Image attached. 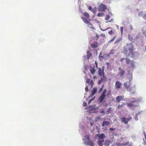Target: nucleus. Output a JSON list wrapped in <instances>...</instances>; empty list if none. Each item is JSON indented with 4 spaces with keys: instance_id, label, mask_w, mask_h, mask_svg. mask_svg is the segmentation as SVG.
<instances>
[{
    "instance_id": "5",
    "label": "nucleus",
    "mask_w": 146,
    "mask_h": 146,
    "mask_svg": "<svg viewBox=\"0 0 146 146\" xmlns=\"http://www.w3.org/2000/svg\"><path fill=\"white\" fill-rule=\"evenodd\" d=\"M106 9V6L105 5L101 4L99 7L98 10L99 11H104Z\"/></svg>"
},
{
    "instance_id": "13",
    "label": "nucleus",
    "mask_w": 146,
    "mask_h": 146,
    "mask_svg": "<svg viewBox=\"0 0 146 146\" xmlns=\"http://www.w3.org/2000/svg\"><path fill=\"white\" fill-rule=\"evenodd\" d=\"M97 88H94L92 91V94L89 96V98L92 97L97 92Z\"/></svg>"
},
{
    "instance_id": "1",
    "label": "nucleus",
    "mask_w": 146,
    "mask_h": 146,
    "mask_svg": "<svg viewBox=\"0 0 146 146\" xmlns=\"http://www.w3.org/2000/svg\"><path fill=\"white\" fill-rule=\"evenodd\" d=\"M132 78L129 79V81L128 82H126L124 83V86L126 89L127 91L131 93V94H134L135 92V87L132 86L131 87V82L132 80Z\"/></svg>"
},
{
    "instance_id": "60",
    "label": "nucleus",
    "mask_w": 146,
    "mask_h": 146,
    "mask_svg": "<svg viewBox=\"0 0 146 146\" xmlns=\"http://www.w3.org/2000/svg\"><path fill=\"white\" fill-rule=\"evenodd\" d=\"M130 29H131V30L132 29V27H131V28H130Z\"/></svg>"
},
{
    "instance_id": "10",
    "label": "nucleus",
    "mask_w": 146,
    "mask_h": 146,
    "mask_svg": "<svg viewBox=\"0 0 146 146\" xmlns=\"http://www.w3.org/2000/svg\"><path fill=\"white\" fill-rule=\"evenodd\" d=\"M124 96H118L116 97V101L117 102L119 103L120 102L123 100Z\"/></svg>"
},
{
    "instance_id": "35",
    "label": "nucleus",
    "mask_w": 146,
    "mask_h": 146,
    "mask_svg": "<svg viewBox=\"0 0 146 146\" xmlns=\"http://www.w3.org/2000/svg\"><path fill=\"white\" fill-rule=\"evenodd\" d=\"M86 24L91 26H92L93 25L91 23L90 21H89L87 22Z\"/></svg>"
},
{
    "instance_id": "58",
    "label": "nucleus",
    "mask_w": 146,
    "mask_h": 146,
    "mask_svg": "<svg viewBox=\"0 0 146 146\" xmlns=\"http://www.w3.org/2000/svg\"><path fill=\"white\" fill-rule=\"evenodd\" d=\"M104 85H103L102 86L101 88H102L103 89V88H104Z\"/></svg>"
},
{
    "instance_id": "29",
    "label": "nucleus",
    "mask_w": 146,
    "mask_h": 146,
    "mask_svg": "<svg viewBox=\"0 0 146 146\" xmlns=\"http://www.w3.org/2000/svg\"><path fill=\"white\" fill-rule=\"evenodd\" d=\"M104 15V13H99L98 14V17H102Z\"/></svg>"
},
{
    "instance_id": "25",
    "label": "nucleus",
    "mask_w": 146,
    "mask_h": 146,
    "mask_svg": "<svg viewBox=\"0 0 146 146\" xmlns=\"http://www.w3.org/2000/svg\"><path fill=\"white\" fill-rule=\"evenodd\" d=\"M112 111L111 108L110 107L109 108L107 111L106 112V113L107 114H109L110 112Z\"/></svg>"
},
{
    "instance_id": "18",
    "label": "nucleus",
    "mask_w": 146,
    "mask_h": 146,
    "mask_svg": "<svg viewBox=\"0 0 146 146\" xmlns=\"http://www.w3.org/2000/svg\"><path fill=\"white\" fill-rule=\"evenodd\" d=\"M104 142V139L99 140L98 141V143L99 146H102Z\"/></svg>"
},
{
    "instance_id": "39",
    "label": "nucleus",
    "mask_w": 146,
    "mask_h": 146,
    "mask_svg": "<svg viewBox=\"0 0 146 146\" xmlns=\"http://www.w3.org/2000/svg\"><path fill=\"white\" fill-rule=\"evenodd\" d=\"M115 145L117 146H121V143H115Z\"/></svg>"
},
{
    "instance_id": "33",
    "label": "nucleus",
    "mask_w": 146,
    "mask_h": 146,
    "mask_svg": "<svg viewBox=\"0 0 146 146\" xmlns=\"http://www.w3.org/2000/svg\"><path fill=\"white\" fill-rule=\"evenodd\" d=\"M128 38L130 41H132L133 39V37H131L130 35H128Z\"/></svg>"
},
{
    "instance_id": "15",
    "label": "nucleus",
    "mask_w": 146,
    "mask_h": 146,
    "mask_svg": "<svg viewBox=\"0 0 146 146\" xmlns=\"http://www.w3.org/2000/svg\"><path fill=\"white\" fill-rule=\"evenodd\" d=\"M90 45L91 47L93 48H97L98 46L97 42H95L94 43L91 44Z\"/></svg>"
},
{
    "instance_id": "57",
    "label": "nucleus",
    "mask_w": 146,
    "mask_h": 146,
    "mask_svg": "<svg viewBox=\"0 0 146 146\" xmlns=\"http://www.w3.org/2000/svg\"><path fill=\"white\" fill-rule=\"evenodd\" d=\"M109 64H109V63L108 62H107L106 63V64L107 65V66H109Z\"/></svg>"
},
{
    "instance_id": "26",
    "label": "nucleus",
    "mask_w": 146,
    "mask_h": 146,
    "mask_svg": "<svg viewBox=\"0 0 146 146\" xmlns=\"http://www.w3.org/2000/svg\"><path fill=\"white\" fill-rule=\"evenodd\" d=\"M110 18V16L109 15H107L106 17L105 18L106 20L108 21V20Z\"/></svg>"
},
{
    "instance_id": "62",
    "label": "nucleus",
    "mask_w": 146,
    "mask_h": 146,
    "mask_svg": "<svg viewBox=\"0 0 146 146\" xmlns=\"http://www.w3.org/2000/svg\"><path fill=\"white\" fill-rule=\"evenodd\" d=\"M145 50H146V48H145Z\"/></svg>"
},
{
    "instance_id": "22",
    "label": "nucleus",
    "mask_w": 146,
    "mask_h": 146,
    "mask_svg": "<svg viewBox=\"0 0 146 146\" xmlns=\"http://www.w3.org/2000/svg\"><path fill=\"white\" fill-rule=\"evenodd\" d=\"M130 64L131 65V66L133 68H134L135 67V65H134V62L133 60H131V62Z\"/></svg>"
},
{
    "instance_id": "49",
    "label": "nucleus",
    "mask_w": 146,
    "mask_h": 146,
    "mask_svg": "<svg viewBox=\"0 0 146 146\" xmlns=\"http://www.w3.org/2000/svg\"><path fill=\"white\" fill-rule=\"evenodd\" d=\"M103 89L102 88H100L98 91V93H100V92L102 91Z\"/></svg>"
},
{
    "instance_id": "36",
    "label": "nucleus",
    "mask_w": 146,
    "mask_h": 146,
    "mask_svg": "<svg viewBox=\"0 0 146 146\" xmlns=\"http://www.w3.org/2000/svg\"><path fill=\"white\" fill-rule=\"evenodd\" d=\"M86 137H87V139L88 140V142L90 141H91L90 140L89 135H87L86 136Z\"/></svg>"
},
{
    "instance_id": "45",
    "label": "nucleus",
    "mask_w": 146,
    "mask_h": 146,
    "mask_svg": "<svg viewBox=\"0 0 146 146\" xmlns=\"http://www.w3.org/2000/svg\"><path fill=\"white\" fill-rule=\"evenodd\" d=\"M110 130L111 131H113L115 130V129L114 128L111 127L110 129Z\"/></svg>"
},
{
    "instance_id": "12",
    "label": "nucleus",
    "mask_w": 146,
    "mask_h": 146,
    "mask_svg": "<svg viewBox=\"0 0 146 146\" xmlns=\"http://www.w3.org/2000/svg\"><path fill=\"white\" fill-rule=\"evenodd\" d=\"M84 143L86 145H88L90 146H94V142L92 140L88 142H87L85 141Z\"/></svg>"
},
{
    "instance_id": "23",
    "label": "nucleus",
    "mask_w": 146,
    "mask_h": 146,
    "mask_svg": "<svg viewBox=\"0 0 146 146\" xmlns=\"http://www.w3.org/2000/svg\"><path fill=\"white\" fill-rule=\"evenodd\" d=\"M126 104L125 103H123L121 105H119L117 108V109H120L122 107H123V106L125 105Z\"/></svg>"
},
{
    "instance_id": "21",
    "label": "nucleus",
    "mask_w": 146,
    "mask_h": 146,
    "mask_svg": "<svg viewBox=\"0 0 146 146\" xmlns=\"http://www.w3.org/2000/svg\"><path fill=\"white\" fill-rule=\"evenodd\" d=\"M125 63L127 64H128L130 63L131 60L128 58H125Z\"/></svg>"
},
{
    "instance_id": "51",
    "label": "nucleus",
    "mask_w": 146,
    "mask_h": 146,
    "mask_svg": "<svg viewBox=\"0 0 146 146\" xmlns=\"http://www.w3.org/2000/svg\"><path fill=\"white\" fill-rule=\"evenodd\" d=\"M95 97H93L92 98H91L90 100H91V101H93L95 99Z\"/></svg>"
},
{
    "instance_id": "46",
    "label": "nucleus",
    "mask_w": 146,
    "mask_h": 146,
    "mask_svg": "<svg viewBox=\"0 0 146 146\" xmlns=\"http://www.w3.org/2000/svg\"><path fill=\"white\" fill-rule=\"evenodd\" d=\"M125 58H121L120 59V61L121 62H122L123 61V60H125Z\"/></svg>"
},
{
    "instance_id": "3",
    "label": "nucleus",
    "mask_w": 146,
    "mask_h": 146,
    "mask_svg": "<svg viewBox=\"0 0 146 146\" xmlns=\"http://www.w3.org/2000/svg\"><path fill=\"white\" fill-rule=\"evenodd\" d=\"M126 46L129 51V55H131V57L134 56V53L133 52L134 50V46L131 43H127Z\"/></svg>"
},
{
    "instance_id": "9",
    "label": "nucleus",
    "mask_w": 146,
    "mask_h": 146,
    "mask_svg": "<svg viewBox=\"0 0 146 146\" xmlns=\"http://www.w3.org/2000/svg\"><path fill=\"white\" fill-rule=\"evenodd\" d=\"M119 74L121 77H122L125 73V71L121 67L119 68Z\"/></svg>"
},
{
    "instance_id": "40",
    "label": "nucleus",
    "mask_w": 146,
    "mask_h": 146,
    "mask_svg": "<svg viewBox=\"0 0 146 146\" xmlns=\"http://www.w3.org/2000/svg\"><path fill=\"white\" fill-rule=\"evenodd\" d=\"M115 37H116L115 36H114L113 38H112L111 40H110V41H109V42H112V41H113L114 40V39L115 38Z\"/></svg>"
},
{
    "instance_id": "50",
    "label": "nucleus",
    "mask_w": 146,
    "mask_h": 146,
    "mask_svg": "<svg viewBox=\"0 0 146 146\" xmlns=\"http://www.w3.org/2000/svg\"><path fill=\"white\" fill-rule=\"evenodd\" d=\"M104 69H105V66H103L102 67V71L103 72H104Z\"/></svg>"
},
{
    "instance_id": "59",
    "label": "nucleus",
    "mask_w": 146,
    "mask_h": 146,
    "mask_svg": "<svg viewBox=\"0 0 146 146\" xmlns=\"http://www.w3.org/2000/svg\"><path fill=\"white\" fill-rule=\"evenodd\" d=\"M90 124H91V126H92V125H93V123H90Z\"/></svg>"
},
{
    "instance_id": "24",
    "label": "nucleus",
    "mask_w": 146,
    "mask_h": 146,
    "mask_svg": "<svg viewBox=\"0 0 146 146\" xmlns=\"http://www.w3.org/2000/svg\"><path fill=\"white\" fill-rule=\"evenodd\" d=\"M81 18L82 19L84 22L86 23L88 21V20L87 19L84 18V17H82Z\"/></svg>"
},
{
    "instance_id": "16",
    "label": "nucleus",
    "mask_w": 146,
    "mask_h": 146,
    "mask_svg": "<svg viewBox=\"0 0 146 146\" xmlns=\"http://www.w3.org/2000/svg\"><path fill=\"white\" fill-rule=\"evenodd\" d=\"M111 142V140H108L106 139L105 141L104 145L105 146H109Z\"/></svg>"
},
{
    "instance_id": "56",
    "label": "nucleus",
    "mask_w": 146,
    "mask_h": 146,
    "mask_svg": "<svg viewBox=\"0 0 146 146\" xmlns=\"http://www.w3.org/2000/svg\"><path fill=\"white\" fill-rule=\"evenodd\" d=\"M111 21H112V20H110V21H106V23H108V22H111Z\"/></svg>"
},
{
    "instance_id": "44",
    "label": "nucleus",
    "mask_w": 146,
    "mask_h": 146,
    "mask_svg": "<svg viewBox=\"0 0 146 146\" xmlns=\"http://www.w3.org/2000/svg\"><path fill=\"white\" fill-rule=\"evenodd\" d=\"M90 81V79H87L86 80V82L88 84H89Z\"/></svg>"
},
{
    "instance_id": "4",
    "label": "nucleus",
    "mask_w": 146,
    "mask_h": 146,
    "mask_svg": "<svg viewBox=\"0 0 146 146\" xmlns=\"http://www.w3.org/2000/svg\"><path fill=\"white\" fill-rule=\"evenodd\" d=\"M138 100H131L130 101L129 103H127L126 104L127 106L129 108L132 107H136L138 104Z\"/></svg>"
},
{
    "instance_id": "53",
    "label": "nucleus",
    "mask_w": 146,
    "mask_h": 146,
    "mask_svg": "<svg viewBox=\"0 0 146 146\" xmlns=\"http://www.w3.org/2000/svg\"><path fill=\"white\" fill-rule=\"evenodd\" d=\"M95 64H96V67H98V63L96 61H95Z\"/></svg>"
},
{
    "instance_id": "55",
    "label": "nucleus",
    "mask_w": 146,
    "mask_h": 146,
    "mask_svg": "<svg viewBox=\"0 0 146 146\" xmlns=\"http://www.w3.org/2000/svg\"><path fill=\"white\" fill-rule=\"evenodd\" d=\"M91 101L90 100H89L88 102V104H90L91 103Z\"/></svg>"
},
{
    "instance_id": "41",
    "label": "nucleus",
    "mask_w": 146,
    "mask_h": 146,
    "mask_svg": "<svg viewBox=\"0 0 146 146\" xmlns=\"http://www.w3.org/2000/svg\"><path fill=\"white\" fill-rule=\"evenodd\" d=\"M108 33L110 35H112V33H113V31H112V30H111V31H109V32H108Z\"/></svg>"
},
{
    "instance_id": "17",
    "label": "nucleus",
    "mask_w": 146,
    "mask_h": 146,
    "mask_svg": "<svg viewBox=\"0 0 146 146\" xmlns=\"http://www.w3.org/2000/svg\"><path fill=\"white\" fill-rule=\"evenodd\" d=\"M110 124L109 121H104L102 123V126L104 127L105 125H107Z\"/></svg>"
},
{
    "instance_id": "19",
    "label": "nucleus",
    "mask_w": 146,
    "mask_h": 146,
    "mask_svg": "<svg viewBox=\"0 0 146 146\" xmlns=\"http://www.w3.org/2000/svg\"><path fill=\"white\" fill-rule=\"evenodd\" d=\"M87 54L86 56V58L87 59H89L92 55V53L90 52L89 51H87Z\"/></svg>"
},
{
    "instance_id": "30",
    "label": "nucleus",
    "mask_w": 146,
    "mask_h": 146,
    "mask_svg": "<svg viewBox=\"0 0 146 146\" xmlns=\"http://www.w3.org/2000/svg\"><path fill=\"white\" fill-rule=\"evenodd\" d=\"M100 113L102 114H105V112L104 110V109H102L100 111Z\"/></svg>"
},
{
    "instance_id": "6",
    "label": "nucleus",
    "mask_w": 146,
    "mask_h": 146,
    "mask_svg": "<svg viewBox=\"0 0 146 146\" xmlns=\"http://www.w3.org/2000/svg\"><path fill=\"white\" fill-rule=\"evenodd\" d=\"M132 119L131 117H129V118H125L123 117L121 118V120L122 122L125 124H127L128 122Z\"/></svg>"
},
{
    "instance_id": "37",
    "label": "nucleus",
    "mask_w": 146,
    "mask_h": 146,
    "mask_svg": "<svg viewBox=\"0 0 146 146\" xmlns=\"http://www.w3.org/2000/svg\"><path fill=\"white\" fill-rule=\"evenodd\" d=\"M102 55V53L101 52H100V54L99 56V58H103V56Z\"/></svg>"
},
{
    "instance_id": "31",
    "label": "nucleus",
    "mask_w": 146,
    "mask_h": 146,
    "mask_svg": "<svg viewBox=\"0 0 146 146\" xmlns=\"http://www.w3.org/2000/svg\"><path fill=\"white\" fill-rule=\"evenodd\" d=\"M88 9L91 11H92L94 13L95 11H94L93 9H92V7L90 6H89L88 7Z\"/></svg>"
},
{
    "instance_id": "27",
    "label": "nucleus",
    "mask_w": 146,
    "mask_h": 146,
    "mask_svg": "<svg viewBox=\"0 0 146 146\" xmlns=\"http://www.w3.org/2000/svg\"><path fill=\"white\" fill-rule=\"evenodd\" d=\"M121 40V38H118L117 40L115 41V42L114 43L115 44L119 42Z\"/></svg>"
},
{
    "instance_id": "52",
    "label": "nucleus",
    "mask_w": 146,
    "mask_h": 146,
    "mask_svg": "<svg viewBox=\"0 0 146 146\" xmlns=\"http://www.w3.org/2000/svg\"><path fill=\"white\" fill-rule=\"evenodd\" d=\"M143 17L145 19H146V14H145Z\"/></svg>"
},
{
    "instance_id": "32",
    "label": "nucleus",
    "mask_w": 146,
    "mask_h": 146,
    "mask_svg": "<svg viewBox=\"0 0 146 146\" xmlns=\"http://www.w3.org/2000/svg\"><path fill=\"white\" fill-rule=\"evenodd\" d=\"M114 52H115V50H113V49H112L111 50V51L110 52L109 54H113L114 53Z\"/></svg>"
},
{
    "instance_id": "2",
    "label": "nucleus",
    "mask_w": 146,
    "mask_h": 146,
    "mask_svg": "<svg viewBox=\"0 0 146 146\" xmlns=\"http://www.w3.org/2000/svg\"><path fill=\"white\" fill-rule=\"evenodd\" d=\"M107 90L106 89H104L103 90L102 95L100 96L99 98V101L100 103H102L104 100L105 98L107 96L108 98H109L110 96L111 95V90H109L108 91L107 94L106 95V92H107Z\"/></svg>"
},
{
    "instance_id": "34",
    "label": "nucleus",
    "mask_w": 146,
    "mask_h": 146,
    "mask_svg": "<svg viewBox=\"0 0 146 146\" xmlns=\"http://www.w3.org/2000/svg\"><path fill=\"white\" fill-rule=\"evenodd\" d=\"M123 27H120V31H121V34H122L123 33Z\"/></svg>"
},
{
    "instance_id": "14",
    "label": "nucleus",
    "mask_w": 146,
    "mask_h": 146,
    "mask_svg": "<svg viewBox=\"0 0 146 146\" xmlns=\"http://www.w3.org/2000/svg\"><path fill=\"white\" fill-rule=\"evenodd\" d=\"M104 72H102V70L101 68H99L98 70V74L100 76H103L104 77Z\"/></svg>"
},
{
    "instance_id": "47",
    "label": "nucleus",
    "mask_w": 146,
    "mask_h": 146,
    "mask_svg": "<svg viewBox=\"0 0 146 146\" xmlns=\"http://www.w3.org/2000/svg\"><path fill=\"white\" fill-rule=\"evenodd\" d=\"M144 135L145 137V141H146V142H145V141H144V143L145 144H146V135L145 134V132H144Z\"/></svg>"
},
{
    "instance_id": "61",
    "label": "nucleus",
    "mask_w": 146,
    "mask_h": 146,
    "mask_svg": "<svg viewBox=\"0 0 146 146\" xmlns=\"http://www.w3.org/2000/svg\"><path fill=\"white\" fill-rule=\"evenodd\" d=\"M109 28H108L107 29H108Z\"/></svg>"
},
{
    "instance_id": "43",
    "label": "nucleus",
    "mask_w": 146,
    "mask_h": 146,
    "mask_svg": "<svg viewBox=\"0 0 146 146\" xmlns=\"http://www.w3.org/2000/svg\"><path fill=\"white\" fill-rule=\"evenodd\" d=\"M87 105V103H86L85 102H84L83 103V106H86Z\"/></svg>"
},
{
    "instance_id": "63",
    "label": "nucleus",
    "mask_w": 146,
    "mask_h": 146,
    "mask_svg": "<svg viewBox=\"0 0 146 146\" xmlns=\"http://www.w3.org/2000/svg\"><path fill=\"white\" fill-rule=\"evenodd\" d=\"M80 0H78L79 1H80Z\"/></svg>"
},
{
    "instance_id": "8",
    "label": "nucleus",
    "mask_w": 146,
    "mask_h": 146,
    "mask_svg": "<svg viewBox=\"0 0 146 146\" xmlns=\"http://www.w3.org/2000/svg\"><path fill=\"white\" fill-rule=\"evenodd\" d=\"M96 137H99V139H101V140L104 139V138H106L105 135L104 133L97 134L96 135Z\"/></svg>"
},
{
    "instance_id": "7",
    "label": "nucleus",
    "mask_w": 146,
    "mask_h": 146,
    "mask_svg": "<svg viewBox=\"0 0 146 146\" xmlns=\"http://www.w3.org/2000/svg\"><path fill=\"white\" fill-rule=\"evenodd\" d=\"M95 66L94 65L92 64H90L89 67V70L92 74H95L96 70L94 69Z\"/></svg>"
},
{
    "instance_id": "20",
    "label": "nucleus",
    "mask_w": 146,
    "mask_h": 146,
    "mask_svg": "<svg viewBox=\"0 0 146 146\" xmlns=\"http://www.w3.org/2000/svg\"><path fill=\"white\" fill-rule=\"evenodd\" d=\"M84 15L88 19L90 18V16L89 13L86 12H84Z\"/></svg>"
},
{
    "instance_id": "54",
    "label": "nucleus",
    "mask_w": 146,
    "mask_h": 146,
    "mask_svg": "<svg viewBox=\"0 0 146 146\" xmlns=\"http://www.w3.org/2000/svg\"><path fill=\"white\" fill-rule=\"evenodd\" d=\"M125 144L123 143H121V146H125Z\"/></svg>"
},
{
    "instance_id": "48",
    "label": "nucleus",
    "mask_w": 146,
    "mask_h": 146,
    "mask_svg": "<svg viewBox=\"0 0 146 146\" xmlns=\"http://www.w3.org/2000/svg\"><path fill=\"white\" fill-rule=\"evenodd\" d=\"M129 144V142L127 141L125 143V145H128Z\"/></svg>"
},
{
    "instance_id": "38",
    "label": "nucleus",
    "mask_w": 146,
    "mask_h": 146,
    "mask_svg": "<svg viewBox=\"0 0 146 146\" xmlns=\"http://www.w3.org/2000/svg\"><path fill=\"white\" fill-rule=\"evenodd\" d=\"M85 90L86 92H87L88 91V86H86L85 88Z\"/></svg>"
},
{
    "instance_id": "28",
    "label": "nucleus",
    "mask_w": 146,
    "mask_h": 146,
    "mask_svg": "<svg viewBox=\"0 0 146 146\" xmlns=\"http://www.w3.org/2000/svg\"><path fill=\"white\" fill-rule=\"evenodd\" d=\"M94 83L92 80H91L90 81V85L91 86V87L92 88L94 85Z\"/></svg>"
},
{
    "instance_id": "42",
    "label": "nucleus",
    "mask_w": 146,
    "mask_h": 146,
    "mask_svg": "<svg viewBox=\"0 0 146 146\" xmlns=\"http://www.w3.org/2000/svg\"><path fill=\"white\" fill-rule=\"evenodd\" d=\"M102 79H101L98 81V84L99 85L101 83L102 81Z\"/></svg>"
},
{
    "instance_id": "11",
    "label": "nucleus",
    "mask_w": 146,
    "mask_h": 146,
    "mask_svg": "<svg viewBox=\"0 0 146 146\" xmlns=\"http://www.w3.org/2000/svg\"><path fill=\"white\" fill-rule=\"evenodd\" d=\"M121 84H122L120 82L118 81H116L115 85L116 88H120L121 87Z\"/></svg>"
}]
</instances>
